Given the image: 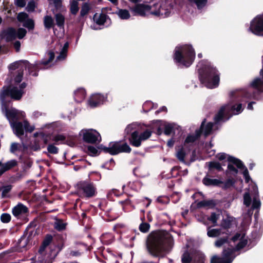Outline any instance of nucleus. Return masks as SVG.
I'll return each mask as SVG.
<instances>
[{
	"label": "nucleus",
	"instance_id": "obj_18",
	"mask_svg": "<svg viewBox=\"0 0 263 263\" xmlns=\"http://www.w3.org/2000/svg\"><path fill=\"white\" fill-rule=\"evenodd\" d=\"M172 9V5L163 4L160 6L158 10L151 11V13L162 18H165L169 16L171 14Z\"/></svg>",
	"mask_w": 263,
	"mask_h": 263
},
{
	"label": "nucleus",
	"instance_id": "obj_49",
	"mask_svg": "<svg viewBox=\"0 0 263 263\" xmlns=\"http://www.w3.org/2000/svg\"><path fill=\"white\" fill-rule=\"evenodd\" d=\"M234 184V180L232 179H229L224 182L223 187L225 189H228L233 186Z\"/></svg>",
	"mask_w": 263,
	"mask_h": 263
},
{
	"label": "nucleus",
	"instance_id": "obj_27",
	"mask_svg": "<svg viewBox=\"0 0 263 263\" xmlns=\"http://www.w3.org/2000/svg\"><path fill=\"white\" fill-rule=\"evenodd\" d=\"M157 122H160L161 123V126L164 127V133L165 135L167 136L170 135L173 130V128H174L175 125V124L167 123L163 121H157Z\"/></svg>",
	"mask_w": 263,
	"mask_h": 263
},
{
	"label": "nucleus",
	"instance_id": "obj_2",
	"mask_svg": "<svg viewBox=\"0 0 263 263\" xmlns=\"http://www.w3.org/2000/svg\"><path fill=\"white\" fill-rule=\"evenodd\" d=\"M256 80L254 79L250 83V86L256 90V91H252L250 88L235 89L231 91L229 93L230 100L229 102L222 106L217 114L215 116V123L224 122L228 120L233 115H237L240 114L243 110L242 102H248L251 99L261 100L263 99V84L258 86L252 85L253 82Z\"/></svg>",
	"mask_w": 263,
	"mask_h": 263
},
{
	"label": "nucleus",
	"instance_id": "obj_6",
	"mask_svg": "<svg viewBox=\"0 0 263 263\" xmlns=\"http://www.w3.org/2000/svg\"><path fill=\"white\" fill-rule=\"evenodd\" d=\"M253 190L251 193L253 195V199L249 192H246L243 195V204L246 207L251 208L248 210L247 213L245 215V219L243 220L242 225L245 226L250 223L253 211L255 209H259L261 202L259 198L258 188L255 184H252Z\"/></svg>",
	"mask_w": 263,
	"mask_h": 263
},
{
	"label": "nucleus",
	"instance_id": "obj_22",
	"mask_svg": "<svg viewBox=\"0 0 263 263\" xmlns=\"http://www.w3.org/2000/svg\"><path fill=\"white\" fill-rule=\"evenodd\" d=\"M228 230L223 227L221 229H210L208 228L207 235L209 237H216L222 234H224Z\"/></svg>",
	"mask_w": 263,
	"mask_h": 263
},
{
	"label": "nucleus",
	"instance_id": "obj_26",
	"mask_svg": "<svg viewBox=\"0 0 263 263\" xmlns=\"http://www.w3.org/2000/svg\"><path fill=\"white\" fill-rule=\"evenodd\" d=\"M17 164V161L15 160H11L6 163L2 164L0 168V175H2L6 171L9 170Z\"/></svg>",
	"mask_w": 263,
	"mask_h": 263
},
{
	"label": "nucleus",
	"instance_id": "obj_33",
	"mask_svg": "<svg viewBox=\"0 0 263 263\" xmlns=\"http://www.w3.org/2000/svg\"><path fill=\"white\" fill-rule=\"evenodd\" d=\"M68 46H69V45H68V43H66L64 44V46L62 47V48L60 51L59 55H58L57 57V60L62 61L65 59V58L67 56V52Z\"/></svg>",
	"mask_w": 263,
	"mask_h": 263
},
{
	"label": "nucleus",
	"instance_id": "obj_10",
	"mask_svg": "<svg viewBox=\"0 0 263 263\" xmlns=\"http://www.w3.org/2000/svg\"><path fill=\"white\" fill-rule=\"evenodd\" d=\"M205 120H204L201 125L200 128L199 130H196L195 135H189L185 140L184 145L187 144H192L200 137L201 133H203L205 137L210 135L212 130L213 123L212 122L208 123L205 126H204V123Z\"/></svg>",
	"mask_w": 263,
	"mask_h": 263
},
{
	"label": "nucleus",
	"instance_id": "obj_23",
	"mask_svg": "<svg viewBox=\"0 0 263 263\" xmlns=\"http://www.w3.org/2000/svg\"><path fill=\"white\" fill-rule=\"evenodd\" d=\"M28 212V208L22 203H18L12 209V213L15 217H19Z\"/></svg>",
	"mask_w": 263,
	"mask_h": 263
},
{
	"label": "nucleus",
	"instance_id": "obj_15",
	"mask_svg": "<svg viewBox=\"0 0 263 263\" xmlns=\"http://www.w3.org/2000/svg\"><path fill=\"white\" fill-rule=\"evenodd\" d=\"M248 30L255 35L263 36V13L256 15L250 22Z\"/></svg>",
	"mask_w": 263,
	"mask_h": 263
},
{
	"label": "nucleus",
	"instance_id": "obj_55",
	"mask_svg": "<svg viewBox=\"0 0 263 263\" xmlns=\"http://www.w3.org/2000/svg\"><path fill=\"white\" fill-rule=\"evenodd\" d=\"M122 237H123L124 238H125L126 239H129V241H130V243L128 244V243H127V245L128 246H130L131 247L133 246V243H132V241L135 239V236H122ZM126 243H127V242H126Z\"/></svg>",
	"mask_w": 263,
	"mask_h": 263
},
{
	"label": "nucleus",
	"instance_id": "obj_34",
	"mask_svg": "<svg viewBox=\"0 0 263 263\" xmlns=\"http://www.w3.org/2000/svg\"><path fill=\"white\" fill-rule=\"evenodd\" d=\"M55 19L57 25L60 28H63L65 23V17L60 13L55 15Z\"/></svg>",
	"mask_w": 263,
	"mask_h": 263
},
{
	"label": "nucleus",
	"instance_id": "obj_44",
	"mask_svg": "<svg viewBox=\"0 0 263 263\" xmlns=\"http://www.w3.org/2000/svg\"><path fill=\"white\" fill-rule=\"evenodd\" d=\"M150 228V225L147 222H142L139 227V230L142 233L147 232Z\"/></svg>",
	"mask_w": 263,
	"mask_h": 263
},
{
	"label": "nucleus",
	"instance_id": "obj_30",
	"mask_svg": "<svg viewBox=\"0 0 263 263\" xmlns=\"http://www.w3.org/2000/svg\"><path fill=\"white\" fill-rule=\"evenodd\" d=\"M43 22L46 29H49L54 26V20L50 15L45 16Z\"/></svg>",
	"mask_w": 263,
	"mask_h": 263
},
{
	"label": "nucleus",
	"instance_id": "obj_60",
	"mask_svg": "<svg viewBox=\"0 0 263 263\" xmlns=\"http://www.w3.org/2000/svg\"><path fill=\"white\" fill-rule=\"evenodd\" d=\"M255 104V102L254 101H251L249 102L247 106V109L249 110H253V105Z\"/></svg>",
	"mask_w": 263,
	"mask_h": 263
},
{
	"label": "nucleus",
	"instance_id": "obj_57",
	"mask_svg": "<svg viewBox=\"0 0 263 263\" xmlns=\"http://www.w3.org/2000/svg\"><path fill=\"white\" fill-rule=\"evenodd\" d=\"M14 47L17 52L19 51L21 47V43L20 41H16L14 43Z\"/></svg>",
	"mask_w": 263,
	"mask_h": 263
},
{
	"label": "nucleus",
	"instance_id": "obj_42",
	"mask_svg": "<svg viewBox=\"0 0 263 263\" xmlns=\"http://www.w3.org/2000/svg\"><path fill=\"white\" fill-rule=\"evenodd\" d=\"M214 205V203L213 200H203L197 203V206L198 208L212 206Z\"/></svg>",
	"mask_w": 263,
	"mask_h": 263
},
{
	"label": "nucleus",
	"instance_id": "obj_64",
	"mask_svg": "<svg viewBox=\"0 0 263 263\" xmlns=\"http://www.w3.org/2000/svg\"><path fill=\"white\" fill-rule=\"evenodd\" d=\"M161 133H162V129H161L160 127H158L157 129V134L158 135H161Z\"/></svg>",
	"mask_w": 263,
	"mask_h": 263
},
{
	"label": "nucleus",
	"instance_id": "obj_63",
	"mask_svg": "<svg viewBox=\"0 0 263 263\" xmlns=\"http://www.w3.org/2000/svg\"><path fill=\"white\" fill-rule=\"evenodd\" d=\"M213 146V144L211 143V142L209 143V144H206L205 147L207 149H208L210 148H211Z\"/></svg>",
	"mask_w": 263,
	"mask_h": 263
},
{
	"label": "nucleus",
	"instance_id": "obj_25",
	"mask_svg": "<svg viewBox=\"0 0 263 263\" xmlns=\"http://www.w3.org/2000/svg\"><path fill=\"white\" fill-rule=\"evenodd\" d=\"M203 183L206 186H217L223 182L217 179H212L206 176L202 180Z\"/></svg>",
	"mask_w": 263,
	"mask_h": 263
},
{
	"label": "nucleus",
	"instance_id": "obj_47",
	"mask_svg": "<svg viewBox=\"0 0 263 263\" xmlns=\"http://www.w3.org/2000/svg\"><path fill=\"white\" fill-rule=\"evenodd\" d=\"M1 219L3 222L7 223L10 221L11 216L9 214L4 213L1 215Z\"/></svg>",
	"mask_w": 263,
	"mask_h": 263
},
{
	"label": "nucleus",
	"instance_id": "obj_43",
	"mask_svg": "<svg viewBox=\"0 0 263 263\" xmlns=\"http://www.w3.org/2000/svg\"><path fill=\"white\" fill-rule=\"evenodd\" d=\"M90 10V7L87 3H84L82 6L80 11V15L82 17L85 16L88 13Z\"/></svg>",
	"mask_w": 263,
	"mask_h": 263
},
{
	"label": "nucleus",
	"instance_id": "obj_19",
	"mask_svg": "<svg viewBox=\"0 0 263 263\" xmlns=\"http://www.w3.org/2000/svg\"><path fill=\"white\" fill-rule=\"evenodd\" d=\"M106 100V95L104 96L100 93H96L90 97L88 102V104L91 107H96L100 104H103Z\"/></svg>",
	"mask_w": 263,
	"mask_h": 263
},
{
	"label": "nucleus",
	"instance_id": "obj_24",
	"mask_svg": "<svg viewBox=\"0 0 263 263\" xmlns=\"http://www.w3.org/2000/svg\"><path fill=\"white\" fill-rule=\"evenodd\" d=\"M25 149V145L23 144H20L16 142L11 143L10 151L11 153L18 155V153H22Z\"/></svg>",
	"mask_w": 263,
	"mask_h": 263
},
{
	"label": "nucleus",
	"instance_id": "obj_1",
	"mask_svg": "<svg viewBox=\"0 0 263 263\" xmlns=\"http://www.w3.org/2000/svg\"><path fill=\"white\" fill-rule=\"evenodd\" d=\"M47 60H43L41 62H36L34 64H30L27 61H20L15 62L9 66L10 70L18 69L17 73L14 77V81L16 83L15 85L9 87H4L0 94V99L2 103V110L9 120L10 126L14 133L18 137L24 134V129L30 133L34 130L35 127L30 125L28 122L24 120L23 122L17 121L25 117V113L14 108H9L7 105L6 98L10 97L14 100H20L24 93V89L26 87L25 82L18 85L23 76L24 69H28L30 74L33 76L37 75L36 70L39 69H47L52 65V62L54 58V53L52 51H49L47 55Z\"/></svg>",
	"mask_w": 263,
	"mask_h": 263
},
{
	"label": "nucleus",
	"instance_id": "obj_20",
	"mask_svg": "<svg viewBox=\"0 0 263 263\" xmlns=\"http://www.w3.org/2000/svg\"><path fill=\"white\" fill-rule=\"evenodd\" d=\"M17 18L18 21L23 23L24 27L29 30H33L34 28V23L32 19L28 17V15L25 12H20L18 14Z\"/></svg>",
	"mask_w": 263,
	"mask_h": 263
},
{
	"label": "nucleus",
	"instance_id": "obj_45",
	"mask_svg": "<svg viewBox=\"0 0 263 263\" xmlns=\"http://www.w3.org/2000/svg\"><path fill=\"white\" fill-rule=\"evenodd\" d=\"M87 153L90 156H95L98 155L99 151L96 147L92 146H89L87 147Z\"/></svg>",
	"mask_w": 263,
	"mask_h": 263
},
{
	"label": "nucleus",
	"instance_id": "obj_50",
	"mask_svg": "<svg viewBox=\"0 0 263 263\" xmlns=\"http://www.w3.org/2000/svg\"><path fill=\"white\" fill-rule=\"evenodd\" d=\"M50 4H53L54 7L58 9L62 6V0H48Z\"/></svg>",
	"mask_w": 263,
	"mask_h": 263
},
{
	"label": "nucleus",
	"instance_id": "obj_62",
	"mask_svg": "<svg viewBox=\"0 0 263 263\" xmlns=\"http://www.w3.org/2000/svg\"><path fill=\"white\" fill-rule=\"evenodd\" d=\"M166 107H165V106H163L159 110L156 111V113L158 114L159 113V112L160 111H166Z\"/></svg>",
	"mask_w": 263,
	"mask_h": 263
},
{
	"label": "nucleus",
	"instance_id": "obj_61",
	"mask_svg": "<svg viewBox=\"0 0 263 263\" xmlns=\"http://www.w3.org/2000/svg\"><path fill=\"white\" fill-rule=\"evenodd\" d=\"M174 141L172 139H171L168 141L167 144L169 147H172L174 145Z\"/></svg>",
	"mask_w": 263,
	"mask_h": 263
},
{
	"label": "nucleus",
	"instance_id": "obj_14",
	"mask_svg": "<svg viewBox=\"0 0 263 263\" xmlns=\"http://www.w3.org/2000/svg\"><path fill=\"white\" fill-rule=\"evenodd\" d=\"M204 255L196 250L189 252L186 251L182 255L181 260L182 263H204Z\"/></svg>",
	"mask_w": 263,
	"mask_h": 263
},
{
	"label": "nucleus",
	"instance_id": "obj_13",
	"mask_svg": "<svg viewBox=\"0 0 263 263\" xmlns=\"http://www.w3.org/2000/svg\"><path fill=\"white\" fill-rule=\"evenodd\" d=\"M79 135L82 137L83 140L88 143L97 144L101 141L100 134L93 129H82Z\"/></svg>",
	"mask_w": 263,
	"mask_h": 263
},
{
	"label": "nucleus",
	"instance_id": "obj_11",
	"mask_svg": "<svg viewBox=\"0 0 263 263\" xmlns=\"http://www.w3.org/2000/svg\"><path fill=\"white\" fill-rule=\"evenodd\" d=\"M77 193L81 197L90 198L96 194V188L92 183L81 181L77 185Z\"/></svg>",
	"mask_w": 263,
	"mask_h": 263
},
{
	"label": "nucleus",
	"instance_id": "obj_21",
	"mask_svg": "<svg viewBox=\"0 0 263 263\" xmlns=\"http://www.w3.org/2000/svg\"><path fill=\"white\" fill-rule=\"evenodd\" d=\"M131 10L135 13L141 16H145L147 12L151 11V7L148 5L141 4L136 5L134 7L131 8Z\"/></svg>",
	"mask_w": 263,
	"mask_h": 263
},
{
	"label": "nucleus",
	"instance_id": "obj_54",
	"mask_svg": "<svg viewBox=\"0 0 263 263\" xmlns=\"http://www.w3.org/2000/svg\"><path fill=\"white\" fill-rule=\"evenodd\" d=\"M26 3V0H15V4L18 7H24Z\"/></svg>",
	"mask_w": 263,
	"mask_h": 263
},
{
	"label": "nucleus",
	"instance_id": "obj_9",
	"mask_svg": "<svg viewBox=\"0 0 263 263\" xmlns=\"http://www.w3.org/2000/svg\"><path fill=\"white\" fill-rule=\"evenodd\" d=\"M228 161L230 163H229L228 164V171L230 172L233 175H235L237 174L238 171L233 165V164L235 165L238 168L242 171V174L245 179V181L247 183H248L249 181L251 180V178L249 176L248 169L245 166L243 165L242 162L240 160L232 156H229L228 157Z\"/></svg>",
	"mask_w": 263,
	"mask_h": 263
},
{
	"label": "nucleus",
	"instance_id": "obj_3",
	"mask_svg": "<svg viewBox=\"0 0 263 263\" xmlns=\"http://www.w3.org/2000/svg\"><path fill=\"white\" fill-rule=\"evenodd\" d=\"M173 246L172 237L167 233L155 232L152 233L146 241V249L152 255L159 257L164 252L168 251Z\"/></svg>",
	"mask_w": 263,
	"mask_h": 263
},
{
	"label": "nucleus",
	"instance_id": "obj_40",
	"mask_svg": "<svg viewBox=\"0 0 263 263\" xmlns=\"http://www.w3.org/2000/svg\"><path fill=\"white\" fill-rule=\"evenodd\" d=\"M12 189V186L11 185H8L3 186L1 189L2 191V198H6L8 197V193L10 192Z\"/></svg>",
	"mask_w": 263,
	"mask_h": 263
},
{
	"label": "nucleus",
	"instance_id": "obj_8",
	"mask_svg": "<svg viewBox=\"0 0 263 263\" xmlns=\"http://www.w3.org/2000/svg\"><path fill=\"white\" fill-rule=\"evenodd\" d=\"M136 129V124L132 123L127 126L125 129V132L127 134L132 133L129 138L130 143L134 146L139 147L142 141L146 140L151 136L152 132L149 129H146L139 134L137 130H135Z\"/></svg>",
	"mask_w": 263,
	"mask_h": 263
},
{
	"label": "nucleus",
	"instance_id": "obj_46",
	"mask_svg": "<svg viewBox=\"0 0 263 263\" xmlns=\"http://www.w3.org/2000/svg\"><path fill=\"white\" fill-rule=\"evenodd\" d=\"M52 239V237L51 235H47L43 242L41 250H44L47 246H48L51 243Z\"/></svg>",
	"mask_w": 263,
	"mask_h": 263
},
{
	"label": "nucleus",
	"instance_id": "obj_32",
	"mask_svg": "<svg viewBox=\"0 0 263 263\" xmlns=\"http://www.w3.org/2000/svg\"><path fill=\"white\" fill-rule=\"evenodd\" d=\"M224 236H223L222 238H220L218 239L215 242V247L217 248L221 247L223 245H224L227 241L229 235V232L228 231L226 233Z\"/></svg>",
	"mask_w": 263,
	"mask_h": 263
},
{
	"label": "nucleus",
	"instance_id": "obj_38",
	"mask_svg": "<svg viewBox=\"0 0 263 263\" xmlns=\"http://www.w3.org/2000/svg\"><path fill=\"white\" fill-rule=\"evenodd\" d=\"M66 223L61 220H57L54 223V228L58 231H61L65 229Z\"/></svg>",
	"mask_w": 263,
	"mask_h": 263
},
{
	"label": "nucleus",
	"instance_id": "obj_39",
	"mask_svg": "<svg viewBox=\"0 0 263 263\" xmlns=\"http://www.w3.org/2000/svg\"><path fill=\"white\" fill-rule=\"evenodd\" d=\"M220 214L219 213H212L210 217L208 218L211 222L213 224L214 226H217V222L218 219L220 218Z\"/></svg>",
	"mask_w": 263,
	"mask_h": 263
},
{
	"label": "nucleus",
	"instance_id": "obj_41",
	"mask_svg": "<svg viewBox=\"0 0 263 263\" xmlns=\"http://www.w3.org/2000/svg\"><path fill=\"white\" fill-rule=\"evenodd\" d=\"M186 155L185 152L183 148H180L176 153V156L178 159L181 162L184 163V157Z\"/></svg>",
	"mask_w": 263,
	"mask_h": 263
},
{
	"label": "nucleus",
	"instance_id": "obj_5",
	"mask_svg": "<svg viewBox=\"0 0 263 263\" xmlns=\"http://www.w3.org/2000/svg\"><path fill=\"white\" fill-rule=\"evenodd\" d=\"M235 247H232L223 251V257H219L214 256L211 260V263H231L235 256L233 253L235 251L239 250L244 248L248 243V237L244 231L237 233L232 238Z\"/></svg>",
	"mask_w": 263,
	"mask_h": 263
},
{
	"label": "nucleus",
	"instance_id": "obj_12",
	"mask_svg": "<svg viewBox=\"0 0 263 263\" xmlns=\"http://www.w3.org/2000/svg\"><path fill=\"white\" fill-rule=\"evenodd\" d=\"M103 149L105 153L115 155L121 153H129L132 149L126 143L121 144L120 142H112L109 144L108 147L104 146Z\"/></svg>",
	"mask_w": 263,
	"mask_h": 263
},
{
	"label": "nucleus",
	"instance_id": "obj_31",
	"mask_svg": "<svg viewBox=\"0 0 263 263\" xmlns=\"http://www.w3.org/2000/svg\"><path fill=\"white\" fill-rule=\"evenodd\" d=\"M114 240V237L110 233H105L101 237V240L105 245L110 244Z\"/></svg>",
	"mask_w": 263,
	"mask_h": 263
},
{
	"label": "nucleus",
	"instance_id": "obj_59",
	"mask_svg": "<svg viewBox=\"0 0 263 263\" xmlns=\"http://www.w3.org/2000/svg\"><path fill=\"white\" fill-rule=\"evenodd\" d=\"M81 253L78 251H72L70 252V255L72 256H80Z\"/></svg>",
	"mask_w": 263,
	"mask_h": 263
},
{
	"label": "nucleus",
	"instance_id": "obj_17",
	"mask_svg": "<svg viewBox=\"0 0 263 263\" xmlns=\"http://www.w3.org/2000/svg\"><path fill=\"white\" fill-rule=\"evenodd\" d=\"M93 20L96 24L91 25V28L93 30L101 29L100 27H97V25H104L105 23H107L109 25L111 23L110 20L108 17L105 14L102 13H96L95 14L93 17Z\"/></svg>",
	"mask_w": 263,
	"mask_h": 263
},
{
	"label": "nucleus",
	"instance_id": "obj_58",
	"mask_svg": "<svg viewBox=\"0 0 263 263\" xmlns=\"http://www.w3.org/2000/svg\"><path fill=\"white\" fill-rule=\"evenodd\" d=\"M119 203L123 205V209L124 210H125V207L124 206V205H125V204H130V201L128 199H126L125 200L120 201L119 202Z\"/></svg>",
	"mask_w": 263,
	"mask_h": 263
},
{
	"label": "nucleus",
	"instance_id": "obj_36",
	"mask_svg": "<svg viewBox=\"0 0 263 263\" xmlns=\"http://www.w3.org/2000/svg\"><path fill=\"white\" fill-rule=\"evenodd\" d=\"M79 3L76 0H71L70 1V11L72 14L76 15L79 9L78 6Z\"/></svg>",
	"mask_w": 263,
	"mask_h": 263
},
{
	"label": "nucleus",
	"instance_id": "obj_56",
	"mask_svg": "<svg viewBox=\"0 0 263 263\" xmlns=\"http://www.w3.org/2000/svg\"><path fill=\"white\" fill-rule=\"evenodd\" d=\"M227 154L225 153H219L217 156L216 157L219 160H222L227 158Z\"/></svg>",
	"mask_w": 263,
	"mask_h": 263
},
{
	"label": "nucleus",
	"instance_id": "obj_53",
	"mask_svg": "<svg viewBox=\"0 0 263 263\" xmlns=\"http://www.w3.org/2000/svg\"><path fill=\"white\" fill-rule=\"evenodd\" d=\"M35 8V4L34 2H31L28 3L27 7H26V10L28 11L32 12L34 11Z\"/></svg>",
	"mask_w": 263,
	"mask_h": 263
},
{
	"label": "nucleus",
	"instance_id": "obj_7",
	"mask_svg": "<svg viewBox=\"0 0 263 263\" xmlns=\"http://www.w3.org/2000/svg\"><path fill=\"white\" fill-rule=\"evenodd\" d=\"M195 53L192 47L189 45L177 46L174 53V61L180 67H188L193 63Z\"/></svg>",
	"mask_w": 263,
	"mask_h": 263
},
{
	"label": "nucleus",
	"instance_id": "obj_29",
	"mask_svg": "<svg viewBox=\"0 0 263 263\" xmlns=\"http://www.w3.org/2000/svg\"><path fill=\"white\" fill-rule=\"evenodd\" d=\"M192 5H195L198 9L204 8L208 4V0H187Z\"/></svg>",
	"mask_w": 263,
	"mask_h": 263
},
{
	"label": "nucleus",
	"instance_id": "obj_4",
	"mask_svg": "<svg viewBox=\"0 0 263 263\" xmlns=\"http://www.w3.org/2000/svg\"><path fill=\"white\" fill-rule=\"evenodd\" d=\"M197 68L201 82L209 88L217 87L219 83V73L217 69L208 61L198 63Z\"/></svg>",
	"mask_w": 263,
	"mask_h": 263
},
{
	"label": "nucleus",
	"instance_id": "obj_35",
	"mask_svg": "<svg viewBox=\"0 0 263 263\" xmlns=\"http://www.w3.org/2000/svg\"><path fill=\"white\" fill-rule=\"evenodd\" d=\"M116 14L122 20H127L130 16L129 11L126 9H119Z\"/></svg>",
	"mask_w": 263,
	"mask_h": 263
},
{
	"label": "nucleus",
	"instance_id": "obj_52",
	"mask_svg": "<svg viewBox=\"0 0 263 263\" xmlns=\"http://www.w3.org/2000/svg\"><path fill=\"white\" fill-rule=\"evenodd\" d=\"M43 115V113L41 111H39L38 110H34L33 111L31 115V118L33 119H36L39 118L40 117L42 116Z\"/></svg>",
	"mask_w": 263,
	"mask_h": 263
},
{
	"label": "nucleus",
	"instance_id": "obj_48",
	"mask_svg": "<svg viewBox=\"0 0 263 263\" xmlns=\"http://www.w3.org/2000/svg\"><path fill=\"white\" fill-rule=\"evenodd\" d=\"M47 150L48 152L53 154H57L58 152V148L53 144H49L48 146Z\"/></svg>",
	"mask_w": 263,
	"mask_h": 263
},
{
	"label": "nucleus",
	"instance_id": "obj_51",
	"mask_svg": "<svg viewBox=\"0 0 263 263\" xmlns=\"http://www.w3.org/2000/svg\"><path fill=\"white\" fill-rule=\"evenodd\" d=\"M65 138L63 135H58L55 136L53 138V141L57 143L58 144L60 141L63 142L65 140Z\"/></svg>",
	"mask_w": 263,
	"mask_h": 263
},
{
	"label": "nucleus",
	"instance_id": "obj_16",
	"mask_svg": "<svg viewBox=\"0 0 263 263\" xmlns=\"http://www.w3.org/2000/svg\"><path fill=\"white\" fill-rule=\"evenodd\" d=\"M26 29L20 28L15 30L12 28H8L5 33V36L7 41H12L16 38L19 39H23L26 34Z\"/></svg>",
	"mask_w": 263,
	"mask_h": 263
},
{
	"label": "nucleus",
	"instance_id": "obj_28",
	"mask_svg": "<svg viewBox=\"0 0 263 263\" xmlns=\"http://www.w3.org/2000/svg\"><path fill=\"white\" fill-rule=\"evenodd\" d=\"M86 96L85 89L82 88L78 89L74 92V99L78 102H81L83 100Z\"/></svg>",
	"mask_w": 263,
	"mask_h": 263
},
{
	"label": "nucleus",
	"instance_id": "obj_37",
	"mask_svg": "<svg viewBox=\"0 0 263 263\" xmlns=\"http://www.w3.org/2000/svg\"><path fill=\"white\" fill-rule=\"evenodd\" d=\"M206 164L208 165L210 171H212L214 169L218 171H221L222 169L221 164L218 162L211 161L206 163Z\"/></svg>",
	"mask_w": 263,
	"mask_h": 263
}]
</instances>
